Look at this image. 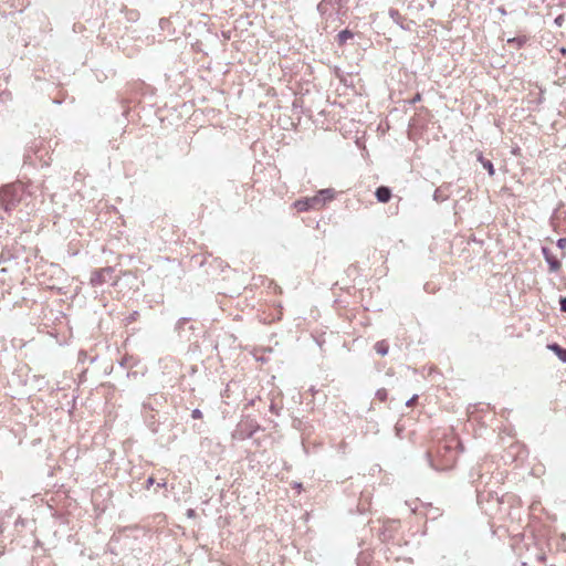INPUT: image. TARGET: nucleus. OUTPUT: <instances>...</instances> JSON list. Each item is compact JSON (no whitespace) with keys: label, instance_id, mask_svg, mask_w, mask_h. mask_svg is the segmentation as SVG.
Returning <instances> with one entry per match:
<instances>
[{"label":"nucleus","instance_id":"nucleus-1","mask_svg":"<svg viewBox=\"0 0 566 566\" xmlns=\"http://www.w3.org/2000/svg\"><path fill=\"white\" fill-rule=\"evenodd\" d=\"M18 191V188L15 187H8L6 188L1 193V201L6 211H10L15 207L17 198L15 192Z\"/></svg>","mask_w":566,"mask_h":566},{"label":"nucleus","instance_id":"nucleus-2","mask_svg":"<svg viewBox=\"0 0 566 566\" xmlns=\"http://www.w3.org/2000/svg\"><path fill=\"white\" fill-rule=\"evenodd\" d=\"M375 195L379 202L386 203L391 198V190L386 186H380L376 189Z\"/></svg>","mask_w":566,"mask_h":566},{"label":"nucleus","instance_id":"nucleus-3","mask_svg":"<svg viewBox=\"0 0 566 566\" xmlns=\"http://www.w3.org/2000/svg\"><path fill=\"white\" fill-rule=\"evenodd\" d=\"M542 251H543V254H544L547 263L549 264V269L552 271L558 270L559 265H560L558 259L556 256L552 255L551 251L547 248H543Z\"/></svg>","mask_w":566,"mask_h":566},{"label":"nucleus","instance_id":"nucleus-4","mask_svg":"<svg viewBox=\"0 0 566 566\" xmlns=\"http://www.w3.org/2000/svg\"><path fill=\"white\" fill-rule=\"evenodd\" d=\"M547 348L555 353V355L563 361L566 363V348H563L557 343L548 344Z\"/></svg>","mask_w":566,"mask_h":566},{"label":"nucleus","instance_id":"nucleus-5","mask_svg":"<svg viewBox=\"0 0 566 566\" xmlns=\"http://www.w3.org/2000/svg\"><path fill=\"white\" fill-rule=\"evenodd\" d=\"M374 348L377 354H379L381 356H386L389 350V345L386 340H379L375 344Z\"/></svg>","mask_w":566,"mask_h":566},{"label":"nucleus","instance_id":"nucleus-6","mask_svg":"<svg viewBox=\"0 0 566 566\" xmlns=\"http://www.w3.org/2000/svg\"><path fill=\"white\" fill-rule=\"evenodd\" d=\"M307 199L312 209H319L325 205V199H322L318 195Z\"/></svg>","mask_w":566,"mask_h":566},{"label":"nucleus","instance_id":"nucleus-7","mask_svg":"<svg viewBox=\"0 0 566 566\" xmlns=\"http://www.w3.org/2000/svg\"><path fill=\"white\" fill-rule=\"evenodd\" d=\"M354 33L349 30H343L338 33L337 39L339 44H345L347 40L353 39Z\"/></svg>","mask_w":566,"mask_h":566},{"label":"nucleus","instance_id":"nucleus-8","mask_svg":"<svg viewBox=\"0 0 566 566\" xmlns=\"http://www.w3.org/2000/svg\"><path fill=\"white\" fill-rule=\"evenodd\" d=\"M294 206H295L296 210L300 211V212L307 211V210L312 209L307 198L302 199V200H297L294 203Z\"/></svg>","mask_w":566,"mask_h":566},{"label":"nucleus","instance_id":"nucleus-9","mask_svg":"<svg viewBox=\"0 0 566 566\" xmlns=\"http://www.w3.org/2000/svg\"><path fill=\"white\" fill-rule=\"evenodd\" d=\"M526 41H527L526 36H516V38L509 39L507 43L512 44L515 48H521L526 43Z\"/></svg>","mask_w":566,"mask_h":566},{"label":"nucleus","instance_id":"nucleus-10","mask_svg":"<svg viewBox=\"0 0 566 566\" xmlns=\"http://www.w3.org/2000/svg\"><path fill=\"white\" fill-rule=\"evenodd\" d=\"M479 160L481 161L482 166L488 170L490 176L494 175V167L493 164L490 160L484 159L482 156L479 157Z\"/></svg>","mask_w":566,"mask_h":566},{"label":"nucleus","instance_id":"nucleus-11","mask_svg":"<svg viewBox=\"0 0 566 566\" xmlns=\"http://www.w3.org/2000/svg\"><path fill=\"white\" fill-rule=\"evenodd\" d=\"M190 321L189 317H181L177 321L176 323V326H175V329L176 332H178L179 334L181 333V331L184 329L185 325Z\"/></svg>","mask_w":566,"mask_h":566},{"label":"nucleus","instance_id":"nucleus-12","mask_svg":"<svg viewBox=\"0 0 566 566\" xmlns=\"http://www.w3.org/2000/svg\"><path fill=\"white\" fill-rule=\"evenodd\" d=\"M318 196H321L322 199H325L326 202L333 198V191L331 189H324L319 191Z\"/></svg>","mask_w":566,"mask_h":566},{"label":"nucleus","instance_id":"nucleus-13","mask_svg":"<svg viewBox=\"0 0 566 566\" xmlns=\"http://www.w3.org/2000/svg\"><path fill=\"white\" fill-rule=\"evenodd\" d=\"M387 390L385 388H381V389H378L376 391V397L381 400V401H385L387 399Z\"/></svg>","mask_w":566,"mask_h":566},{"label":"nucleus","instance_id":"nucleus-14","mask_svg":"<svg viewBox=\"0 0 566 566\" xmlns=\"http://www.w3.org/2000/svg\"><path fill=\"white\" fill-rule=\"evenodd\" d=\"M139 313L137 311L133 312L128 317H126V323L130 324L132 322L136 321Z\"/></svg>","mask_w":566,"mask_h":566},{"label":"nucleus","instance_id":"nucleus-15","mask_svg":"<svg viewBox=\"0 0 566 566\" xmlns=\"http://www.w3.org/2000/svg\"><path fill=\"white\" fill-rule=\"evenodd\" d=\"M191 417H192L193 419H201V418H202V412H201V410H200V409H198V408L193 409V410H192V412H191Z\"/></svg>","mask_w":566,"mask_h":566},{"label":"nucleus","instance_id":"nucleus-16","mask_svg":"<svg viewBox=\"0 0 566 566\" xmlns=\"http://www.w3.org/2000/svg\"><path fill=\"white\" fill-rule=\"evenodd\" d=\"M557 247L560 249V250H564L566 248V238H562L557 241Z\"/></svg>","mask_w":566,"mask_h":566},{"label":"nucleus","instance_id":"nucleus-17","mask_svg":"<svg viewBox=\"0 0 566 566\" xmlns=\"http://www.w3.org/2000/svg\"><path fill=\"white\" fill-rule=\"evenodd\" d=\"M560 311L566 312V296L559 300Z\"/></svg>","mask_w":566,"mask_h":566},{"label":"nucleus","instance_id":"nucleus-18","mask_svg":"<svg viewBox=\"0 0 566 566\" xmlns=\"http://www.w3.org/2000/svg\"><path fill=\"white\" fill-rule=\"evenodd\" d=\"M417 399H418V396H417V395H413V396H412V397H411V398L406 402V405H407L408 407H411V406H413V405H415V402L417 401Z\"/></svg>","mask_w":566,"mask_h":566},{"label":"nucleus","instance_id":"nucleus-19","mask_svg":"<svg viewBox=\"0 0 566 566\" xmlns=\"http://www.w3.org/2000/svg\"><path fill=\"white\" fill-rule=\"evenodd\" d=\"M154 483H155L154 478H151V476H150V478H148V479H147V481H146V488H147V489H149V488H150V485H153Z\"/></svg>","mask_w":566,"mask_h":566},{"label":"nucleus","instance_id":"nucleus-20","mask_svg":"<svg viewBox=\"0 0 566 566\" xmlns=\"http://www.w3.org/2000/svg\"><path fill=\"white\" fill-rule=\"evenodd\" d=\"M111 271H112L111 269H105V270H103V271L101 272L102 280H105L104 274H105V273H109Z\"/></svg>","mask_w":566,"mask_h":566},{"label":"nucleus","instance_id":"nucleus-21","mask_svg":"<svg viewBox=\"0 0 566 566\" xmlns=\"http://www.w3.org/2000/svg\"><path fill=\"white\" fill-rule=\"evenodd\" d=\"M421 97H420V94H417L413 98H412V103H416L418 101H420Z\"/></svg>","mask_w":566,"mask_h":566},{"label":"nucleus","instance_id":"nucleus-22","mask_svg":"<svg viewBox=\"0 0 566 566\" xmlns=\"http://www.w3.org/2000/svg\"><path fill=\"white\" fill-rule=\"evenodd\" d=\"M165 485H166V482L158 483V486H159V488H163V486H165Z\"/></svg>","mask_w":566,"mask_h":566}]
</instances>
